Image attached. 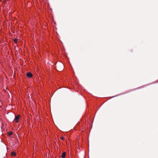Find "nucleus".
Masks as SVG:
<instances>
[{
  "label": "nucleus",
  "mask_w": 158,
  "mask_h": 158,
  "mask_svg": "<svg viewBox=\"0 0 158 158\" xmlns=\"http://www.w3.org/2000/svg\"><path fill=\"white\" fill-rule=\"evenodd\" d=\"M66 156V152H64L61 155V157L62 158H64Z\"/></svg>",
  "instance_id": "nucleus-3"
},
{
  "label": "nucleus",
  "mask_w": 158,
  "mask_h": 158,
  "mask_svg": "<svg viewBox=\"0 0 158 158\" xmlns=\"http://www.w3.org/2000/svg\"><path fill=\"white\" fill-rule=\"evenodd\" d=\"M125 93H123V94H118L117 95H115V96H113L111 98H113L114 97H117V96H118L119 95H122V94H125Z\"/></svg>",
  "instance_id": "nucleus-4"
},
{
  "label": "nucleus",
  "mask_w": 158,
  "mask_h": 158,
  "mask_svg": "<svg viewBox=\"0 0 158 158\" xmlns=\"http://www.w3.org/2000/svg\"><path fill=\"white\" fill-rule=\"evenodd\" d=\"M143 87L142 86V87H139L138 88H137L136 89H140V88H143Z\"/></svg>",
  "instance_id": "nucleus-9"
},
{
  "label": "nucleus",
  "mask_w": 158,
  "mask_h": 158,
  "mask_svg": "<svg viewBox=\"0 0 158 158\" xmlns=\"http://www.w3.org/2000/svg\"><path fill=\"white\" fill-rule=\"evenodd\" d=\"M20 117V115H15V117L14 120V121L16 123H17L19 122V120Z\"/></svg>",
  "instance_id": "nucleus-1"
},
{
  "label": "nucleus",
  "mask_w": 158,
  "mask_h": 158,
  "mask_svg": "<svg viewBox=\"0 0 158 158\" xmlns=\"http://www.w3.org/2000/svg\"><path fill=\"white\" fill-rule=\"evenodd\" d=\"M27 76L28 78H31L32 77L33 75L31 73L28 72L27 73Z\"/></svg>",
  "instance_id": "nucleus-2"
},
{
  "label": "nucleus",
  "mask_w": 158,
  "mask_h": 158,
  "mask_svg": "<svg viewBox=\"0 0 158 158\" xmlns=\"http://www.w3.org/2000/svg\"><path fill=\"white\" fill-rule=\"evenodd\" d=\"M60 138H61V139L62 140H63L64 139V138L63 137H61Z\"/></svg>",
  "instance_id": "nucleus-8"
},
{
  "label": "nucleus",
  "mask_w": 158,
  "mask_h": 158,
  "mask_svg": "<svg viewBox=\"0 0 158 158\" xmlns=\"http://www.w3.org/2000/svg\"><path fill=\"white\" fill-rule=\"evenodd\" d=\"M155 82H152V83H150V84H148V85H149L151 84H152V83H155Z\"/></svg>",
  "instance_id": "nucleus-10"
},
{
  "label": "nucleus",
  "mask_w": 158,
  "mask_h": 158,
  "mask_svg": "<svg viewBox=\"0 0 158 158\" xmlns=\"http://www.w3.org/2000/svg\"><path fill=\"white\" fill-rule=\"evenodd\" d=\"M12 154L13 156H15L16 155L15 153V152H12Z\"/></svg>",
  "instance_id": "nucleus-6"
},
{
  "label": "nucleus",
  "mask_w": 158,
  "mask_h": 158,
  "mask_svg": "<svg viewBox=\"0 0 158 158\" xmlns=\"http://www.w3.org/2000/svg\"><path fill=\"white\" fill-rule=\"evenodd\" d=\"M12 134H13V133L12 132H11V131H10V132H9L8 133V134H9V135H10V136Z\"/></svg>",
  "instance_id": "nucleus-5"
},
{
  "label": "nucleus",
  "mask_w": 158,
  "mask_h": 158,
  "mask_svg": "<svg viewBox=\"0 0 158 158\" xmlns=\"http://www.w3.org/2000/svg\"><path fill=\"white\" fill-rule=\"evenodd\" d=\"M14 42L16 43L18 42V40L17 39H15L14 40Z\"/></svg>",
  "instance_id": "nucleus-7"
}]
</instances>
